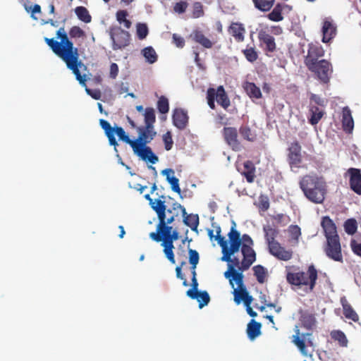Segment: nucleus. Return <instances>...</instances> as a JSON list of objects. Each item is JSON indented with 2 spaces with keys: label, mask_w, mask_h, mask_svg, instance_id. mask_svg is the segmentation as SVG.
Wrapping results in <instances>:
<instances>
[{
  "label": "nucleus",
  "mask_w": 361,
  "mask_h": 361,
  "mask_svg": "<svg viewBox=\"0 0 361 361\" xmlns=\"http://www.w3.org/2000/svg\"><path fill=\"white\" fill-rule=\"evenodd\" d=\"M56 37L61 39L60 42L48 37H45L44 41L52 51L65 62L67 68L73 72L80 84L85 86L86 75H82L79 70L83 63L80 59L78 49L74 47L63 27L56 31Z\"/></svg>",
  "instance_id": "1"
},
{
  "label": "nucleus",
  "mask_w": 361,
  "mask_h": 361,
  "mask_svg": "<svg viewBox=\"0 0 361 361\" xmlns=\"http://www.w3.org/2000/svg\"><path fill=\"white\" fill-rule=\"evenodd\" d=\"M299 186L305 197L314 204H322L327 194V183L322 176L316 173L302 176Z\"/></svg>",
  "instance_id": "2"
},
{
  "label": "nucleus",
  "mask_w": 361,
  "mask_h": 361,
  "mask_svg": "<svg viewBox=\"0 0 361 361\" xmlns=\"http://www.w3.org/2000/svg\"><path fill=\"white\" fill-rule=\"evenodd\" d=\"M138 137L133 140L135 144L133 146V151L135 155L142 160L149 161L154 164L158 161V157L154 154L151 147L147 146L157 135L154 126L145 125L137 128Z\"/></svg>",
  "instance_id": "3"
},
{
  "label": "nucleus",
  "mask_w": 361,
  "mask_h": 361,
  "mask_svg": "<svg viewBox=\"0 0 361 361\" xmlns=\"http://www.w3.org/2000/svg\"><path fill=\"white\" fill-rule=\"evenodd\" d=\"M301 326L305 329L310 331L311 332H308L306 334H301L300 332V329L296 326L295 328V334L293 336L292 342L298 347L300 352L304 355L307 356L308 353L306 349L307 345L313 346L314 343L312 339L310 338L312 334V331L317 327V319L315 317V314L312 312H310L307 310H300V319H299Z\"/></svg>",
  "instance_id": "4"
},
{
  "label": "nucleus",
  "mask_w": 361,
  "mask_h": 361,
  "mask_svg": "<svg viewBox=\"0 0 361 361\" xmlns=\"http://www.w3.org/2000/svg\"><path fill=\"white\" fill-rule=\"evenodd\" d=\"M286 279L289 284L298 288L305 286L308 291H313L318 279V271L314 265H310L306 272L295 266L286 267Z\"/></svg>",
  "instance_id": "5"
},
{
  "label": "nucleus",
  "mask_w": 361,
  "mask_h": 361,
  "mask_svg": "<svg viewBox=\"0 0 361 361\" xmlns=\"http://www.w3.org/2000/svg\"><path fill=\"white\" fill-rule=\"evenodd\" d=\"M157 213L159 223L157 226V232L149 233V237L156 242H161L163 238L170 237L173 231L172 226H169L168 221L164 220V208L161 202H158L154 208Z\"/></svg>",
  "instance_id": "6"
},
{
  "label": "nucleus",
  "mask_w": 361,
  "mask_h": 361,
  "mask_svg": "<svg viewBox=\"0 0 361 361\" xmlns=\"http://www.w3.org/2000/svg\"><path fill=\"white\" fill-rule=\"evenodd\" d=\"M99 124L102 129L104 130L106 137H108L109 144L111 145L116 147L118 145L117 141L116 140L114 134L118 136L119 139L126 143L128 144L132 148L133 146L135 144V142H133V140L130 139L129 136L126 135L125 130L121 127L116 126V128H112L110 123L104 119H100Z\"/></svg>",
  "instance_id": "7"
},
{
  "label": "nucleus",
  "mask_w": 361,
  "mask_h": 361,
  "mask_svg": "<svg viewBox=\"0 0 361 361\" xmlns=\"http://www.w3.org/2000/svg\"><path fill=\"white\" fill-rule=\"evenodd\" d=\"M241 238V252L243 259L241 262L242 271L247 270L256 260V253L252 249L253 240L247 234H243Z\"/></svg>",
  "instance_id": "8"
},
{
  "label": "nucleus",
  "mask_w": 361,
  "mask_h": 361,
  "mask_svg": "<svg viewBox=\"0 0 361 361\" xmlns=\"http://www.w3.org/2000/svg\"><path fill=\"white\" fill-rule=\"evenodd\" d=\"M310 71L314 73L318 80L323 83L329 82L331 75L333 72V68L329 61L325 59H321L319 61L313 63V64L306 65Z\"/></svg>",
  "instance_id": "9"
},
{
  "label": "nucleus",
  "mask_w": 361,
  "mask_h": 361,
  "mask_svg": "<svg viewBox=\"0 0 361 361\" xmlns=\"http://www.w3.org/2000/svg\"><path fill=\"white\" fill-rule=\"evenodd\" d=\"M109 35L112 40L114 50L123 49L130 44V35L129 32L123 30L119 26L111 27Z\"/></svg>",
  "instance_id": "10"
},
{
  "label": "nucleus",
  "mask_w": 361,
  "mask_h": 361,
  "mask_svg": "<svg viewBox=\"0 0 361 361\" xmlns=\"http://www.w3.org/2000/svg\"><path fill=\"white\" fill-rule=\"evenodd\" d=\"M324 250L329 259L336 262H343V257L339 238L326 240Z\"/></svg>",
  "instance_id": "11"
},
{
  "label": "nucleus",
  "mask_w": 361,
  "mask_h": 361,
  "mask_svg": "<svg viewBox=\"0 0 361 361\" xmlns=\"http://www.w3.org/2000/svg\"><path fill=\"white\" fill-rule=\"evenodd\" d=\"M222 135L226 143L235 152L242 149V145L238 137V133L234 127H224L222 130Z\"/></svg>",
  "instance_id": "12"
},
{
  "label": "nucleus",
  "mask_w": 361,
  "mask_h": 361,
  "mask_svg": "<svg viewBox=\"0 0 361 361\" xmlns=\"http://www.w3.org/2000/svg\"><path fill=\"white\" fill-rule=\"evenodd\" d=\"M288 159L290 168H300L302 161V147L298 141L291 142L288 149Z\"/></svg>",
  "instance_id": "13"
},
{
  "label": "nucleus",
  "mask_w": 361,
  "mask_h": 361,
  "mask_svg": "<svg viewBox=\"0 0 361 361\" xmlns=\"http://www.w3.org/2000/svg\"><path fill=\"white\" fill-rule=\"evenodd\" d=\"M268 250L269 252L272 256L281 261H289L293 258V251L292 249H286L279 243H275L274 245L271 246Z\"/></svg>",
  "instance_id": "14"
},
{
  "label": "nucleus",
  "mask_w": 361,
  "mask_h": 361,
  "mask_svg": "<svg viewBox=\"0 0 361 361\" xmlns=\"http://www.w3.org/2000/svg\"><path fill=\"white\" fill-rule=\"evenodd\" d=\"M164 220L171 224L174 221L175 218L178 216L180 214L182 215L186 214L185 208L178 202H174L171 207L166 209L165 201L164 200Z\"/></svg>",
  "instance_id": "15"
},
{
  "label": "nucleus",
  "mask_w": 361,
  "mask_h": 361,
  "mask_svg": "<svg viewBox=\"0 0 361 361\" xmlns=\"http://www.w3.org/2000/svg\"><path fill=\"white\" fill-rule=\"evenodd\" d=\"M235 227L236 224L233 221L230 232L228 233L229 243L227 241V248L237 252L240 247H241L242 242L240 233L236 230Z\"/></svg>",
  "instance_id": "16"
},
{
  "label": "nucleus",
  "mask_w": 361,
  "mask_h": 361,
  "mask_svg": "<svg viewBox=\"0 0 361 361\" xmlns=\"http://www.w3.org/2000/svg\"><path fill=\"white\" fill-rule=\"evenodd\" d=\"M233 288V295H234V301L237 304H240V302L243 300L244 302L245 305H250L252 300V296L249 295L248 292L246 290L243 284V279L242 280V284L238 285V288Z\"/></svg>",
  "instance_id": "17"
},
{
  "label": "nucleus",
  "mask_w": 361,
  "mask_h": 361,
  "mask_svg": "<svg viewBox=\"0 0 361 361\" xmlns=\"http://www.w3.org/2000/svg\"><path fill=\"white\" fill-rule=\"evenodd\" d=\"M322 227L324 230L326 240L330 238H339L336 226L333 220L329 216H324L322 220Z\"/></svg>",
  "instance_id": "18"
},
{
  "label": "nucleus",
  "mask_w": 361,
  "mask_h": 361,
  "mask_svg": "<svg viewBox=\"0 0 361 361\" xmlns=\"http://www.w3.org/2000/svg\"><path fill=\"white\" fill-rule=\"evenodd\" d=\"M173 125L180 130L186 128L188 123V116L186 111L183 109H176L172 116Z\"/></svg>",
  "instance_id": "19"
},
{
  "label": "nucleus",
  "mask_w": 361,
  "mask_h": 361,
  "mask_svg": "<svg viewBox=\"0 0 361 361\" xmlns=\"http://www.w3.org/2000/svg\"><path fill=\"white\" fill-rule=\"evenodd\" d=\"M350 174V186L352 190L356 194L361 195V172L355 168H350L348 170Z\"/></svg>",
  "instance_id": "20"
},
{
  "label": "nucleus",
  "mask_w": 361,
  "mask_h": 361,
  "mask_svg": "<svg viewBox=\"0 0 361 361\" xmlns=\"http://www.w3.org/2000/svg\"><path fill=\"white\" fill-rule=\"evenodd\" d=\"M238 171L245 178L247 183H252L254 182L256 176V169L252 161H245L243 164V167H238Z\"/></svg>",
  "instance_id": "21"
},
{
  "label": "nucleus",
  "mask_w": 361,
  "mask_h": 361,
  "mask_svg": "<svg viewBox=\"0 0 361 361\" xmlns=\"http://www.w3.org/2000/svg\"><path fill=\"white\" fill-rule=\"evenodd\" d=\"M324 51L322 46L312 45L309 47L307 54L305 58V64H313V63L319 61V59L324 56Z\"/></svg>",
  "instance_id": "22"
},
{
  "label": "nucleus",
  "mask_w": 361,
  "mask_h": 361,
  "mask_svg": "<svg viewBox=\"0 0 361 361\" xmlns=\"http://www.w3.org/2000/svg\"><path fill=\"white\" fill-rule=\"evenodd\" d=\"M214 99L222 108L226 110L231 105V101L228 98L224 87L220 85L217 89L214 88Z\"/></svg>",
  "instance_id": "23"
},
{
  "label": "nucleus",
  "mask_w": 361,
  "mask_h": 361,
  "mask_svg": "<svg viewBox=\"0 0 361 361\" xmlns=\"http://www.w3.org/2000/svg\"><path fill=\"white\" fill-rule=\"evenodd\" d=\"M238 42H243L245 39V28L240 23H232L228 30Z\"/></svg>",
  "instance_id": "24"
},
{
  "label": "nucleus",
  "mask_w": 361,
  "mask_h": 361,
  "mask_svg": "<svg viewBox=\"0 0 361 361\" xmlns=\"http://www.w3.org/2000/svg\"><path fill=\"white\" fill-rule=\"evenodd\" d=\"M322 33V42L324 43L329 42L336 36V27L333 24L331 21L326 19L323 23Z\"/></svg>",
  "instance_id": "25"
},
{
  "label": "nucleus",
  "mask_w": 361,
  "mask_h": 361,
  "mask_svg": "<svg viewBox=\"0 0 361 361\" xmlns=\"http://www.w3.org/2000/svg\"><path fill=\"white\" fill-rule=\"evenodd\" d=\"M190 37L194 42L206 49L212 48L214 44V42H212L204 35L202 31L199 30H194L190 35Z\"/></svg>",
  "instance_id": "26"
},
{
  "label": "nucleus",
  "mask_w": 361,
  "mask_h": 361,
  "mask_svg": "<svg viewBox=\"0 0 361 361\" xmlns=\"http://www.w3.org/2000/svg\"><path fill=\"white\" fill-rule=\"evenodd\" d=\"M161 246L164 247V253L166 257L171 264H175V257L173 253V240L171 237L163 238Z\"/></svg>",
  "instance_id": "27"
},
{
  "label": "nucleus",
  "mask_w": 361,
  "mask_h": 361,
  "mask_svg": "<svg viewBox=\"0 0 361 361\" xmlns=\"http://www.w3.org/2000/svg\"><path fill=\"white\" fill-rule=\"evenodd\" d=\"M342 126L343 129L346 133H351L354 128V121L351 115V111L345 106L342 112Z\"/></svg>",
  "instance_id": "28"
},
{
  "label": "nucleus",
  "mask_w": 361,
  "mask_h": 361,
  "mask_svg": "<svg viewBox=\"0 0 361 361\" xmlns=\"http://www.w3.org/2000/svg\"><path fill=\"white\" fill-rule=\"evenodd\" d=\"M224 276L229 279V283L232 288H234L233 281H235L237 285L242 284L243 274L242 272H238L235 269H233V266H229L228 270L224 273Z\"/></svg>",
  "instance_id": "29"
},
{
  "label": "nucleus",
  "mask_w": 361,
  "mask_h": 361,
  "mask_svg": "<svg viewBox=\"0 0 361 361\" xmlns=\"http://www.w3.org/2000/svg\"><path fill=\"white\" fill-rule=\"evenodd\" d=\"M341 302L343 307V313L345 317L355 322H357L359 321V316L350 304L348 303L345 298H341Z\"/></svg>",
  "instance_id": "30"
},
{
  "label": "nucleus",
  "mask_w": 361,
  "mask_h": 361,
  "mask_svg": "<svg viewBox=\"0 0 361 361\" xmlns=\"http://www.w3.org/2000/svg\"><path fill=\"white\" fill-rule=\"evenodd\" d=\"M161 173L163 175L166 176V180L171 184L172 190L180 194L181 190L179 187V180L173 176L174 171L171 169H166L163 170Z\"/></svg>",
  "instance_id": "31"
},
{
  "label": "nucleus",
  "mask_w": 361,
  "mask_h": 361,
  "mask_svg": "<svg viewBox=\"0 0 361 361\" xmlns=\"http://www.w3.org/2000/svg\"><path fill=\"white\" fill-rule=\"evenodd\" d=\"M322 108L323 107H319L316 105H312V104H310V118L309 119L310 123L314 126L319 122V121L322 119L324 114V111Z\"/></svg>",
  "instance_id": "32"
},
{
  "label": "nucleus",
  "mask_w": 361,
  "mask_h": 361,
  "mask_svg": "<svg viewBox=\"0 0 361 361\" xmlns=\"http://www.w3.org/2000/svg\"><path fill=\"white\" fill-rule=\"evenodd\" d=\"M263 230L264 232V238L268 245V249L271 246L274 245L275 243H279L276 240V238L279 234V231L277 229L268 226H264L263 228Z\"/></svg>",
  "instance_id": "33"
},
{
  "label": "nucleus",
  "mask_w": 361,
  "mask_h": 361,
  "mask_svg": "<svg viewBox=\"0 0 361 361\" xmlns=\"http://www.w3.org/2000/svg\"><path fill=\"white\" fill-rule=\"evenodd\" d=\"M259 39L266 45V51L273 52L276 49L274 37L265 32L259 33Z\"/></svg>",
  "instance_id": "34"
},
{
  "label": "nucleus",
  "mask_w": 361,
  "mask_h": 361,
  "mask_svg": "<svg viewBox=\"0 0 361 361\" xmlns=\"http://www.w3.org/2000/svg\"><path fill=\"white\" fill-rule=\"evenodd\" d=\"M331 339L338 343L341 348H346L348 345V339L343 331L341 330H333L330 332Z\"/></svg>",
  "instance_id": "35"
},
{
  "label": "nucleus",
  "mask_w": 361,
  "mask_h": 361,
  "mask_svg": "<svg viewBox=\"0 0 361 361\" xmlns=\"http://www.w3.org/2000/svg\"><path fill=\"white\" fill-rule=\"evenodd\" d=\"M243 87L250 98L259 99L262 97L260 89L254 82H246Z\"/></svg>",
  "instance_id": "36"
},
{
  "label": "nucleus",
  "mask_w": 361,
  "mask_h": 361,
  "mask_svg": "<svg viewBox=\"0 0 361 361\" xmlns=\"http://www.w3.org/2000/svg\"><path fill=\"white\" fill-rule=\"evenodd\" d=\"M261 324L252 319L247 325V334L250 339L253 340L260 334Z\"/></svg>",
  "instance_id": "37"
},
{
  "label": "nucleus",
  "mask_w": 361,
  "mask_h": 361,
  "mask_svg": "<svg viewBox=\"0 0 361 361\" xmlns=\"http://www.w3.org/2000/svg\"><path fill=\"white\" fill-rule=\"evenodd\" d=\"M183 216V223L190 227L192 231H197L199 225V216L197 214H186Z\"/></svg>",
  "instance_id": "38"
},
{
  "label": "nucleus",
  "mask_w": 361,
  "mask_h": 361,
  "mask_svg": "<svg viewBox=\"0 0 361 361\" xmlns=\"http://www.w3.org/2000/svg\"><path fill=\"white\" fill-rule=\"evenodd\" d=\"M255 7L260 11H269L274 6L275 0H252Z\"/></svg>",
  "instance_id": "39"
},
{
  "label": "nucleus",
  "mask_w": 361,
  "mask_h": 361,
  "mask_svg": "<svg viewBox=\"0 0 361 361\" xmlns=\"http://www.w3.org/2000/svg\"><path fill=\"white\" fill-rule=\"evenodd\" d=\"M283 6L281 4H277L274 9L267 15V18L274 22H279L283 20L282 15Z\"/></svg>",
  "instance_id": "40"
},
{
  "label": "nucleus",
  "mask_w": 361,
  "mask_h": 361,
  "mask_svg": "<svg viewBox=\"0 0 361 361\" xmlns=\"http://www.w3.org/2000/svg\"><path fill=\"white\" fill-rule=\"evenodd\" d=\"M239 133L243 139L249 142H254L256 140V134L247 125H242L239 128Z\"/></svg>",
  "instance_id": "41"
},
{
  "label": "nucleus",
  "mask_w": 361,
  "mask_h": 361,
  "mask_svg": "<svg viewBox=\"0 0 361 361\" xmlns=\"http://www.w3.org/2000/svg\"><path fill=\"white\" fill-rule=\"evenodd\" d=\"M196 297H190L191 299H196L199 302V307L202 309L203 307L207 305L210 301L209 293L206 290L197 291L195 293Z\"/></svg>",
  "instance_id": "42"
},
{
  "label": "nucleus",
  "mask_w": 361,
  "mask_h": 361,
  "mask_svg": "<svg viewBox=\"0 0 361 361\" xmlns=\"http://www.w3.org/2000/svg\"><path fill=\"white\" fill-rule=\"evenodd\" d=\"M142 54L145 58L147 62L150 64L157 61L158 56L152 47H147L142 50Z\"/></svg>",
  "instance_id": "43"
},
{
  "label": "nucleus",
  "mask_w": 361,
  "mask_h": 361,
  "mask_svg": "<svg viewBox=\"0 0 361 361\" xmlns=\"http://www.w3.org/2000/svg\"><path fill=\"white\" fill-rule=\"evenodd\" d=\"M75 13L78 18L85 23L91 21L92 17L90 15L87 9L84 6H78L75 9Z\"/></svg>",
  "instance_id": "44"
},
{
  "label": "nucleus",
  "mask_w": 361,
  "mask_h": 361,
  "mask_svg": "<svg viewBox=\"0 0 361 361\" xmlns=\"http://www.w3.org/2000/svg\"><path fill=\"white\" fill-rule=\"evenodd\" d=\"M220 247H221L223 253L222 260L229 264L231 261V256L236 252L227 248V241H223V240H221Z\"/></svg>",
  "instance_id": "45"
},
{
  "label": "nucleus",
  "mask_w": 361,
  "mask_h": 361,
  "mask_svg": "<svg viewBox=\"0 0 361 361\" xmlns=\"http://www.w3.org/2000/svg\"><path fill=\"white\" fill-rule=\"evenodd\" d=\"M145 125L154 126L156 121L154 110L152 108H146L144 113Z\"/></svg>",
  "instance_id": "46"
},
{
  "label": "nucleus",
  "mask_w": 361,
  "mask_h": 361,
  "mask_svg": "<svg viewBox=\"0 0 361 361\" xmlns=\"http://www.w3.org/2000/svg\"><path fill=\"white\" fill-rule=\"evenodd\" d=\"M128 12L125 10H119L116 13V20L121 24L123 23L124 27L127 29L131 27V22L126 18Z\"/></svg>",
  "instance_id": "47"
},
{
  "label": "nucleus",
  "mask_w": 361,
  "mask_h": 361,
  "mask_svg": "<svg viewBox=\"0 0 361 361\" xmlns=\"http://www.w3.org/2000/svg\"><path fill=\"white\" fill-rule=\"evenodd\" d=\"M269 197L265 195H260L258 201L256 203L260 212H266L269 208Z\"/></svg>",
  "instance_id": "48"
},
{
  "label": "nucleus",
  "mask_w": 361,
  "mask_h": 361,
  "mask_svg": "<svg viewBox=\"0 0 361 361\" xmlns=\"http://www.w3.org/2000/svg\"><path fill=\"white\" fill-rule=\"evenodd\" d=\"M252 269L257 281L260 283H264L267 274L265 268L262 265H256Z\"/></svg>",
  "instance_id": "49"
},
{
  "label": "nucleus",
  "mask_w": 361,
  "mask_h": 361,
  "mask_svg": "<svg viewBox=\"0 0 361 361\" xmlns=\"http://www.w3.org/2000/svg\"><path fill=\"white\" fill-rule=\"evenodd\" d=\"M345 231L349 235H353L357 229V224L355 219H349L344 223Z\"/></svg>",
  "instance_id": "50"
},
{
  "label": "nucleus",
  "mask_w": 361,
  "mask_h": 361,
  "mask_svg": "<svg viewBox=\"0 0 361 361\" xmlns=\"http://www.w3.org/2000/svg\"><path fill=\"white\" fill-rule=\"evenodd\" d=\"M69 36L72 39L82 38L84 39L86 37L85 32L80 28L79 26H73L70 28L68 32Z\"/></svg>",
  "instance_id": "51"
},
{
  "label": "nucleus",
  "mask_w": 361,
  "mask_h": 361,
  "mask_svg": "<svg viewBox=\"0 0 361 361\" xmlns=\"http://www.w3.org/2000/svg\"><path fill=\"white\" fill-rule=\"evenodd\" d=\"M136 33L139 39H144L149 33L147 25L145 23H139L136 25Z\"/></svg>",
  "instance_id": "52"
},
{
  "label": "nucleus",
  "mask_w": 361,
  "mask_h": 361,
  "mask_svg": "<svg viewBox=\"0 0 361 361\" xmlns=\"http://www.w3.org/2000/svg\"><path fill=\"white\" fill-rule=\"evenodd\" d=\"M157 109L161 114H166L169 110V100L164 96L159 97L157 102Z\"/></svg>",
  "instance_id": "53"
},
{
  "label": "nucleus",
  "mask_w": 361,
  "mask_h": 361,
  "mask_svg": "<svg viewBox=\"0 0 361 361\" xmlns=\"http://www.w3.org/2000/svg\"><path fill=\"white\" fill-rule=\"evenodd\" d=\"M243 53L246 59L250 62H254L257 60L258 55L254 47H247L243 50Z\"/></svg>",
  "instance_id": "54"
},
{
  "label": "nucleus",
  "mask_w": 361,
  "mask_h": 361,
  "mask_svg": "<svg viewBox=\"0 0 361 361\" xmlns=\"http://www.w3.org/2000/svg\"><path fill=\"white\" fill-rule=\"evenodd\" d=\"M188 254L189 263L191 264V266H193V267H197V265L200 259V255L198 252L195 250L189 249Z\"/></svg>",
  "instance_id": "55"
},
{
  "label": "nucleus",
  "mask_w": 361,
  "mask_h": 361,
  "mask_svg": "<svg viewBox=\"0 0 361 361\" xmlns=\"http://www.w3.org/2000/svg\"><path fill=\"white\" fill-rule=\"evenodd\" d=\"M204 16V11L202 5L200 2H195L193 4L192 16L195 18H198Z\"/></svg>",
  "instance_id": "56"
},
{
  "label": "nucleus",
  "mask_w": 361,
  "mask_h": 361,
  "mask_svg": "<svg viewBox=\"0 0 361 361\" xmlns=\"http://www.w3.org/2000/svg\"><path fill=\"white\" fill-rule=\"evenodd\" d=\"M188 6V4L186 1H179L174 4L173 11L174 12L181 14L185 12Z\"/></svg>",
  "instance_id": "57"
},
{
  "label": "nucleus",
  "mask_w": 361,
  "mask_h": 361,
  "mask_svg": "<svg viewBox=\"0 0 361 361\" xmlns=\"http://www.w3.org/2000/svg\"><path fill=\"white\" fill-rule=\"evenodd\" d=\"M207 104L212 109H214L216 108L215 106V99L214 96V88L209 87L208 88L207 91Z\"/></svg>",
  "instance_id": "58"
},
{
  "label": "nucleus",
  "mask_w": 361,
  "mask_h": 361,
  "mask_svg": "<svg viewBox=\"0 0 361 361\" xmlns=\"http://www.w3.org/2000/svg\"><path fill=\"white\" fill-rule=\"evenodd\" d=\"M191 288L188 290L186 294L188 297H196L195 293L198 291V282L197 278L192 277Z\"/></svg>",
  "instance_id": "59"
},
{
  "label": "nucleus",
  "mask_w": 361,
  "mask_h": 361,
  "mask_svg": "<svg viewBox=\"0 0 361 361\" xmlns=\"http://www.w3.org/2000/svg\"><path fill=\"white\" fill-rule=\"evenodd\" d=\"M163 141L164 142L165 149L167 151L170 150L173 147V142L171 134L169 131L163 135Z\"/></svg>",
  "instance_id": "60"
},
{
  "label": "nucleus",
  "mask_w": 361,
  "mask_h": 361,
  "mask_svg": "<svg viewBox=\"0 0 361 361\" xmlns=\"http://www.w3.org/2000/svg\"><path fill=\"white\" fill-rule=\"evenodd\" d=\"M288 232L292 238L298 240L301 235L300 228L298 225H290L288 228Z\"/></svg>",
  "instance_id": "61"
},
{
  "label": "nucleus",
  "mask_w": 361,
  "mask_h": 361,
  "mask_svg": "<svg viewBox=\"0 0 361 361\" xmlns=\"http://www.w3.org/2000/svg\"><path fill=\"white\" fill-rule=\"evenodd\" d=\"M185 264V262H182L180 266L176 267V277L180 280L183 281V286H188V282L185 278V276L182 274V267Z\"/></svg>",
  "instance_id": "62"
},
{
  "label": "nucleus",
  "mask_w": 361,
  "mask_h": 361,
  "mask_svg": "<svg viewBox=\"0 0 361 361\" xmlns=\"http://www.w3.org/2000/svg\"><path fill=\"white\" fill-rule=\"evenodd\" d=\"M353 252L361 257V243H357L355 240L352 239L350 243Z\"/></svg>",
  "instance_id": "63"
},
{
  "label": "nucleus",
  "mask_w": 361,
  "mask_h": 361,
  "mask_svg": "<svg viewBox=\"0 0 361 361\" xmlns=\"http://www.w3.org/2000/svg\"><path fill=\"white\" fill-rule=\"evenodd\" d=\"M310 104H312V105H316L319 107H324V100L319 96L312 94L310 96Z\"/></svg>",
  "instance_id": "64"
}]
</instances>
